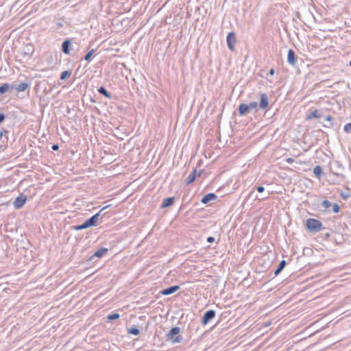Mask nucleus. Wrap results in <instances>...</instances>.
<instances>
[{
  "mask_svg": "<svg viewBox=\"0 0 351 351\" xmlns=\"http://www.w3.org/2000/svg\"><path fill=\"white\" fill-rule=\"evenodd\" d=\"M306 227L311 232H317L324 229L322 222L313 218L306 219Z\"/></svg>",
  "mask_w": 351,
  "mask_h": 351,
  "instance_id": "f257e3e1",
  "label": "nucleus"
},
{
  "mask_svg": "<svg viewBox=\"0 0 351 351\" xmlns=\"http://www.w3.org/2000/svg\"><path fill=\"white\" fill-rule=\"evenodd\" d=\"M110 206V205H107V206L103 207L97 213L93 215L91 217H90L89 219H88L86 220L90 227L97 226V223L99 219V217L101 215V213L104 210L109 208Z\"/></svg>",
  "mask_w": 351,
  "mask_h": 351,
  "instance_id": "f03ea898",
  "label": "nucleus"
},
{
  "mask_svg": "<svg viewBox=\"0 0 351 351\" xmlns=\"http://www.w3.org/2000/svg\"><path fill=\"white\" fill-rule=\"evenodd\" d=\"M237 42L236 34L234 32H229L227 36V44L229 49L232 51L234 50V44Z\"/></svg>",
  "mask_w": 351,
  "mask_h": 351,
  "instance_id": "7ed1b4c3",
  "label": "nucleus"
},
{
  "mask_svg": "<svg viewBox=\"0 0 351 351\" xmlns=\"http://www.w3.org/2000/svg\"><path fill=\"white\" fill-rule=\"evenodd\" d=\"M216 315V312L214 310H208L206 311L202 319V324L203 325L207 324L211 319Z\"/></svg>",
  "mask_w": 351,
  "mask_h": 351,
  "instance_id": "20e7f679",
  "label": "nucleus"
},
{
  "mask_svg": "<svg viewBox=\"0 0 351 351\" xmlns=\"http://www.w3.org/2000/svg\"><path fill=\"white\" fill-rule=\"evenodd\" d=\"M26 201H27V196L23 194H21L14 201L13 204H14V208L16 209L21 208L24 206Z\"/></svg>",
  "mask_w": 351,
  "mask_h": 351,
  "instance_id": "39448f33",
  "label": "nucleus"
},
{
  "mask_svg": "<svg viewBox=\"0 0 351 351\" xmlns=\"http://www.w3.org/2000/svg\"><path fill=\"white\" fill-rule=\"evenodd\" d=\"M269 104L268 96L266 93H262L261 95V101L259 103V108L264 110L267 108Z\"/></svg>",
  "mask_w": 351,
  "mask_h": 351,
  "instance_id": "423d86ee",
  "label": "nucleus"
},
{
  "mask_svg": "<svg viewBox=\"0 0 351 351\" xmlns=\"http://www.w3.org/2000/svg\"><path fill=\"white\" fill-rule=\"evenodd\" d=\"M179 289H180V286L174 285V286H171L168 288H166L165 289H162L160 291V293L163 295H171V294L175 293L176 291H178Z\"/></svg>",
  "mask_w": 351,
  "mask_h": 351,
  "instance_id": "0eeeda50",
  "label": "nucleus"
},
{
  "mask_svg": "<svg viewBox=\"0 0 351 351\" xmlns=\"http://www.w3.org/2000/svg\"><path fill=\"white\" fill-rule=\"evenodd\" d=\"M297 59L294 51L292 49H289L288 51L287 62L289 64L294 66L295 65Z\"/></svg>",
  "mask_w": 351,
  "mask_h": 351,
  "instance_id": "6e6552de",
  "label": "nucleus"
},
{
  "mask_svg": "<svg viewBox=\"0 0 351 351\" xmlns=\"http://www.w3.org/2000/svg\"><path fill=\"white\" fill-rule=\"evenodd\" d=\"M108 252V249L107 248H105V247H101V248H99V250H97L90 258H89V261H92L95 257L97 258H101L103 256H104V254H106V253Z\"/></svg>",
  "mask_w": 351,
  "mask_h": 351,
  "instance_id": "1a4fd4ad",
  "label": "nucleus"
},
{
  "mask_svg": "<svg viewBox=\"0 0 351 351\" xmlns=\"http://www.w3.org/2000/svg\"><path fill=\"white\" fill-rule=\"evenodd\" d=\"M217 197V196L215 193H210L206 194L202 198L201 202L204 204H206L209 203L210 202L216 199Z\"/></svg>",
  "mask_w": 351,
  "mask_h": 351,
  "instance_id": "9d476101",
  "label": "nucleus"
},
{
  "mask_svg": "<svg viewBox=\"0 0 351 351\" xmlns=\"http://www.w3.org/2000/svg\"><path fill=\"white\" fill-rule=\"evenodd\" d=\"M175 198L173 197H169L163 199L162 203L160 206V208H165L171 206L174 203Z\"/></svg>",
  "mask_w": 351,
  "mask_h": 351,
  "instance_id": "9b49d317",
  "label": "nucleus"
},
{
  "mask_svg": "<svg viewBox=\"0 0 351 351\" xmlns=\"http://www.w3.org/2000/svg\"><path fill=\"white\" fill-rule=\"evenodd\" d=\"M322 114L320 110H315L313 112H311L310 114L306 115V119L311 120L314 118H320L322 117Z\"/></svg>",
  "mask_w": 351,
  "mask_h": 351,
  "instance_id": "f8f14e48",
  "label": "nucleus"
},
{
  "mask_svg": "<svg viewBox=\"0 0 351 351\" xmlns=\"http://www.w3.org/2000/svg\"><path fill=\"white\" fill-rule=\"evenodd\" d=\"M29 86V84L27 82H22L20 84L14 85V88L18 92H22L25 90Z\"/></svg>",
  "mask_w": 351,
  "mask_h": 351,
  "instance_id": "ddd939ff",
  "label": "nucleus"
},
{
  "mask_svg": "<svg viewBox=\"0 0 351 351\" xmlns=\"http://www.w3.org/2000/svg\"><path fill=\"white\" fill-rule=\"evenodd\" d=\"M239 113L240 116H243L246 114L247 112H250L249 108H247V104H241L239 106L238 108Z\"/></svg>",
  "mask_w": 351,
  "mask_h": 351,
  "instance_id": "4468645a",
  "label": "nucleus"
},
{
  "mask_svg": "<svg viewBox=\"0 0 351 351\" xmlns=\"http://www.w3.org/2000/svg\"><path fill=\"white\" fill-rule=\"evenodd\" d=\"M71 45V42L69 40H66L62 43V51L65 54L70 53L69 47Z\"/></svg>",
  "mask_w": 351,
  "mask_h": 351,
  "instance_id": "2eb2a0df",
  "label": "nucleus"
},
{
  "mask_svg": "<svg viewBox=\"0 0 351 351\" xmlns=\"http://www.w3.org/2000/svg\"><path fill=\"white\" fill-rule=\"evenodd\" d=\"M180 331V328L179 327H173L169 332L167 333V337L168 339H173L174 336H176Z\"/></svg>",
  "mask_w": 351,
  "mask_h": 351,
  "instance_id": "dca6fc26",
  "label": "nucleus"
},
{
  "mask_svg": "<svg viewBox=\"0 0 351 351\" xmlns=\"http://www.w3.org/2000/svg\"><path fill=\"white\" fill-rule=\"evenodd\" d=\"M14 88L13 84H3L0 86V94H4L7 91L12 90Z\"/></svg>",
  "mask_w": 351,
  "mask_h": 351,
  "instance_id": "f3484780",
  "label": "nucleus"
},
{
  "mask_svg": "<svg viewBox=\"0 0 351 351\" xmlns=\"http://www.w3.org/2000/svg\"><path fill=\"white\" fill-rule=\"evenodd\" d=\"M196 176H197L196 169H194L193 172L191 173L189 175V176L187 177V178L186 179V184H189L193 182L195 180Z\"/></svg>",
  "mask_w": 351,
  "mask_h": 351,
  "instance_id": "a211bd4d",
  "label": "nucleus"
},
{
  "mask_svg": "<svg viewBox=\"0 0 351 351\" xmlns=\"http://www.w3.org/2000/svg\"><path fill=\"white\" fill-rule=\"evenodd\" d=\"M286 265H287V262L285 260H282L280 262L278 268L274 271L275 276H278L282 271V270L285 268Z\"/></svg>",
  "mask_w": 351,
  "mask_h": 351,
  "instance_id": "6ab92c4d",
  "label": "nucleus"
},
{
  "mask_svg": "<svg viewBox=\"0 0 351 351\" xmlns=\"http://www.w3.org/2000/svg\"><path fill=\"white\" fill-rule=\"evenodd\" d=\"M90 225L86 220L82 224L73 226V229L75 230H82L90 228Z\"/></svg>",
  "mask_w": 351,
  "mask_h": 351,
  "instance_id": "aec40b11",
  "label": "nucleus"
},
{
  "mask_svg": "<svg viewBox=\"0 0 351 351\" xmlns=\"http://www.w3.org/2000/svg\"><path fill=\"white\" fill-rule=\"evenodd\" d=\"M98 92L101 94V95H103L104 97H106V98H108V99H110L111 98V95L110 94L109 92L107 91V90L104 87V86H101L98 88Z\"/></svg>",
  "mask_w": 351,
  "mask_h": 351,
  "instance_id": "412c9836",
  "label": "nucleus"
},
{
  "mask_svg": "<svg viewBox=\"0 0 351 351\" xmlns=\"http://www.w3.org/2000/svg\"><path fill=\"white\" fill-rule=\"evenodd\" d=\"M313 173L315 176L319 178L322 173V169L320 166L317 165L313 169Z\"/></svg>",
  "mask_w": 351,
  "mask_h": 351,
  "instance_id": "4be33fe9",
  "label": "nucleus"
},
{
  "mask_svg": "<svg viewBox=\"0 0 351 351\" xmlns=\"http://www.w3.org/2000/svg\"><path fill=\"white\" fill-rule=\"evenodd\" d=\"M71 75V72L70 71H64L60 75V80H63L68 77H69Z\"/></svg>",
  "mask_w": 351,
  "mask_h": 351,
  "instance_id": "5701e85b",
  "label": "nucleus"
},
{
  "mask_svg": "<svg viewBox=\"0 0 351 351\" xmlns=\"http://www.w3.org/2000/svg\"><path fill=\"white\" fill-rule=\"evenodd\" d=\"M128 333L133 335H139L140 331L136 327L133 326L128 330Z\"/></svg>",
  "mask_w": 351,
  "mask_h": 351,
  "instance_id": "b1692460",
  "label": "nucleus"
},
{
  "mask_svg": "<svg viewBox=\"0 0 351 351\" xmlns=\"http://www.w3.org/2000/svg\"><path fill=\"white\" fill-rule=\"evenodd\" d=\"M95 50L94 49H92L91 50H90L84 56V60L86 61H90V58H91V56H93V54L95 53Z\"/></svg>",
  "mask_w": 351,
  "mask_h": 351,
  "instance_id": "393cba45",
  "label": "nucleus"
},
{
  "mask_svg": "<svg viewBox=\"0 0 351 351\" xmlns=\"http://www.w3.org/2000/svg\"><path fill=\"white\" fill-rule=\"evenodd\" d=\"M258 106V102L257 101H252L250 102L247 105V108H249V110L251 111L252 110L256 109Z\"/></svg>",
  "mask_w": 351,
  "mask_h": 351,
  "instance_id": "a878e982",
  "label": "nucleus"
},
{
  "mask_svg": "<svg viewBox=\"0 0 351 351\" xmlns=\"http://www.w3.org/2000/svg\"><path fill=\"white\" fill-rule=\"evenodd\" d=\"M119 317H120V315L119 313H112V314L108 315L107 318L108 320L111 321V320L117 319L119 318Z\"/></svg>",
  "mask_w": 351,
  "mask_h": 351,
  "instance_id": "bb28decb",
  "label": "nucleus"
},
{
  "mask_svg": "<svg viewBox=\"0 0 351 351\" xmlns=\"http://www.w3.org/2000/svg\"><path fill=\"white\" fill-rule=\"evenodd\" d=\"M331 203L330 202H329L328 200H324L322 202V206L325 208V209H328L329 208L330 206H331Z\"/></svg>",
  "mask_w": 351,
  "mask_h": 351,
  "instance_id": "cd10ccee",
  "label": "nucleus"
},
{
  "mask_svg": "<svg viewBox=\"0 0 351 351\" xmlns=\"http://www.w3.org/2000/svg\"><path fill=\"white\" fill-rule=\"evenodd\" d=\"M343 130L346 133H351V123L346 124Z\"/></svg>",
  "mask_w": 351,
  "mask_h": 351,
  "instance_id": "c85d7f7f",
  "label": "nucleus"
},
{
  "mask_svg": "<svg viewBox=\"0 0 351 351\" xmlns=\"http://www.w3.org/2000/svg\"><path fill=\"white\" fill-rule=\"evenodd\" d=\"M182 339V336L178 335L174 339H172V343H180V342H181Z\"/></svg>",
  "mask_w": 351,
  "mask_h": 351,
  "instance_id": "c756f323",
  "label": "nucleus"
},
{
  "mask_svg": "<svg viewBox=\"0 0 351 351\" xmlns=\"http://www.w3.org/2000/svg\"><path fill=\"white\" fill-rule=\"evenodd\" d=\"M339 209H340L339 206V205L337 203H335V204H334L332 205V211H333V213H338L339 211Z\"/></svg>",
  "mask_w": 351,
  "mask_h": 351,
  "instance_id": "7c9ffc66",
  "label": "nucleus"
},
{
  "mask_svg": "<svg viewBox=\"0 0 351 351\" xmlns=\"http://www.w3.org/2000/svg\"><path fill=\"white\" fill-rule=\"evenodd\" d=\"M256 190L258 193H263L265 191V187L263 186H259L256 188Z\"/></svg>",
  "mask_w": 351,
  "mask_h": 351,
  "instance_id": "2f4dec72",
  "label": "nucleus"
},
{
  "mask_svg": "<svg viewBox=\"0 0 351 351\" xmlns=\"http://www.w3.org/2000/svg\"><path fill=\"white\" fill-rule=\"evenodd\" d=\"M215 239L213 237H208L207 238V242L208 243H213L215 241Z\"/></svg>",
  "mask_w": 351,
  "mask_h": 351,
  "instance_id": "473e14b6",
  "label": "nucleus"
},
{
  "mask_svg": "<svg viewBox=\"0 0 351 351\" xmlns=\"http://www.w3.org/2000/svg\"><path fill=\"white\" fill-rule=\"evenodd\" d=\"M5 116L3 113H0V124L4 121Z\"/></svg>",
  "mask_w": 351,
  "mask_h": 351,
  "instance_id": "72a5a7b5",
  "label": "nucleus"
},
{
  "mask_svg": "<svg viewBox=\"0 0 351 351\" xmlns=\"http://www.w3.org/2000/svg\"><path fill=\"white\" fill-rule=\"evenodd\" d=\"M51 148L53 151H57L59 149V145L58 144H54L52 145Z\"/></svg>",
  "mask_w": 351,
  "mask_h": 351,
  "instance_id": "f704fd0d",
  "label": "nucleus"
},
{
  "mask_svg": "<svg viewBox=\"0 0 351 351\" xmlns=\"http://www.w3.org/2000/svg\"><path fill=\"white\" fill-rule=\"evenodd\" d=\"M286 161L289 164H292L294 162V160L292 158H288L286 159Z\"/></svg>",
  "mask_w": 351,
  "mask_h": 351,
  "instance_id": "c9c22d12",
  "label": "nucleus"
},
{
  "mask_svg": "<svg viewBox=\"0 0 351 351\" xmlns=\"http://www.w3.org/2000/svg\"><path fill=\"white\" fill-rule=\"evenodd\" d=\"M325 119L328 121H330L332 119V117H331L330 115H328V116L326 117Z\"/></svg>",
  "mask_w": 351,
  "mask_h": 351,
  "instance_id": "e433bc0d",
  "label": "nucleus"
},
{
  "mask_svg": "<svg viewBox=\"0 0 351 351\" xmlns=\"http://www.w3.org/2000/svg\"><path fill=\"white\" fill-rule=\"evenodd\" d=\"M275 73V70L274 69H271L269 70V74L273 75Z\"/></svg>",
  "mask_w": 351,
  "mask_h": 351,
  "instance_id": "4c0bfd02",
  "label": "nucleus"
},
{
  "mask_svg": "<svg viewBox=\"0 0 351 351\" xmlns=\"http://www.w3.org/2000/svg\"><path fill=\"white\" fill-rule=\"evenodd\" d=\"M6 131L5 130H3L2 132H0V138L2 137L3 134L4 132H5Z\"/></svg>",
  "mask_w": 351,
  "mask_h": 351,
  "instance_id": "58836bf2",
  "label": "nucleus"
},
{
  "mask_svg": "<svg viewBox=\"0 0 351 351\" xmlns=\"http://www.w3.org/2000/svg\"><path fill=\"white\" fill-rule=\"evenodd\" d=\"M343 198L345 199V198H347L348 196H346V194H344V195H342Z\"/></svg>",
  "mask_w": 351,
  "mask_h": 351,
  "instance_id": "ea45409f",
  "label": "nucleus"
},
{
  "mask_svg": "<svg viewBox=\"0 0 351 351\" xmlns=\"http://www.w3.org/2000/svg\"><path fill=\"white\" fill-rule=\"evenodd\" d=\"M343 198L345 199V198H347L348 196H346V194H344V195H342Z\"/></svg>",
  "mask_w": 351,
  "mask_h": 351,
  "instance_id": "a19ab883",
  "label": "nucleus"
},
{
  "mask_svg": "<svg viewBox=\"0 0 351 351\" xmlns=\"http://www.w3.org/2000/svg\"><path fill=\"white\" fill-rule=\"evenodd\" d=\"M333 124L332 123H330L329 125H325L326 127H330V126H332Z\"/></svg>",
  "mask_w": 351,
  "mask_h": 351,
  "instance_id": "79ce46f5",
  "label": "nucleus"
},
{
  "mask_svg": "<svg viewBox=\"0 0 351 351\" xmlns=\"http://www.w3.org/2000/svg\"><path fill=\"white\" fill-rule=\"evenodd\" d=\"M349 66H351V60H350V62L349 63Z\"/></svg>",
  "mask_w": 351,
  "mask_h": 351,
  "instance_id": "37998d69",
  "label": "nucleus"
}]
</instances>
